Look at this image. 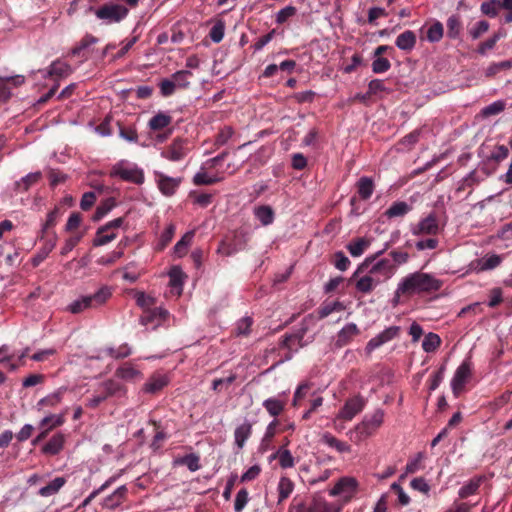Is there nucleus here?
<instances>
[{"instance_id": "64", "label": "nucleus", "mask_w": 512, "mask_h": 512, "mask_svg": "<svg viewBox=\"0 0 512 512\" xmlns=\"http://www.w3.org/2000/svg\"><path fill=\"white\" fill-rule=\"evenodd\" d=\"M511 68H512V61L505 60V61H501L498 63H492L491 65H489L488 68L486 69L485 74H486V76L491 77V76L496 75L501 70H509Z\"/></svg>"}, {"instance_id": "49", "label": "nucleus", "mask_w": 512, "mask_h": 512, "mask_svg": "<svg viewBox=\"0 0 512 512\" xmlns=\"http://www.w3.org/2000/svg\"><path fill=\"white\" fill-rule=\"evenodd\" d=\"M194 232L189 231L185 233V235L175 244L174 253L179 257H182L186 254L188 246L191 244L193 239Z\"/></svg>"}, {"instance_id": "61", "label": "nucleus", "mask_w": 512, "mask_h": 512, "mask_svg": "<svg viewBox=\"0 0 512 512\" xmlns=\"http://www.w3.org/2000/svg\"><path fill=\"white\" fill-rule=\"evenodd\" d=\"M233 135L234 129L231 126H224L216 135L215 145L219 147L227 144Z\"/></svg>"}, {"instance_id": "55", "label": "nucleus", "mask_w": 512, "mask_h": 512, "mask_svg": "<svg viewBox=\"0 0 512 512\" xmlns=\"http://www.w3.org/2000/svg\"><path fill=\"white\" fill-rule=\"evenodd\" d=\"M253 319L249 316L239 319L235 326V334L237 336H247L250 334Z\"/></svg>"}, {"instance_id": "25", "label": "nucleus", "mask_w": 512, "mask_h": 512, "mask_svg": "<svg viewBox=\"0 0 512 512\" xmlns=\"http://www.w3.org/2000/svg\"><path fill=\"white\" fill-rule=\"evenodd\" d=\"M485 480V476H475L466 482L458 491V496L461 499H466L477 493L479 487Z\"/></svg>"}, {"instance_id": "63", "label": "nucleus", "mask_w": 512, "mask_h": 512, "mask_svg": "<svg viewBox=\"0 0 512 512\" xmlns=\"http://www.w3.org/2000/svg\"><path fill=\"white\" fill-rule=\"evenodd\" d=\"M505 109V103L502 100L494 101L493 103L485 106L481 113L485 117L497 115Z\"/></svg>"}, {"instance_id": "6", "label": "nucleus", "mask_w": 512, "mask_h": 512, "mask_svg": "<svg viewBox=\"0 0 512 512\" xmlns=\"http://www.w3.org/2000/svg\"><path fill=\"white\" fill-rule=\"evenodd\" d=\"M88 10L94 12L96 18L101 20L103 24L106 25L121 22L127 17L129 13V10L124 5L111 2L105 3L96 9L89 7Z\"/></svg>"}, {"instance_id": "14", "label": "nucleus", "mask_w": 512, "mask_h": 512, "mask_svg": "<svg viewBox=\"0 0 512 512\" xmlns=\"http://www.w3.org/2000/svg\"><path fill=\"white\" fill-rule=\"evenodd\" d=\"M98 391L102 396H105V400L109 397H121L126 394V388L124 385L113 379H108L102 382L98 387Z\"/></svg>"}, {"instance_id": "31", "label": "nucleus", "mask_w": 512, "mask_h": 512, "mask_svg": "<svg viewBox=\"0 0 512 512\" xmlns=\"http://www.w3.org/2000/svg\"><path fill=\"white\" fill-rule=\"evenodd\" d=\"M371 240L365 237L357 238L349 242L346 246L352 257H360L370 246Z\"/></svg>"}, {"instance_id": "39", "label": "nucleus", "mask_w": 512, "mask_h": 512, "mask_svg": "<svg viewBox=\"0 0 512 512\" xmlns=\"http://www.w3.org/2000/svg\"><path fill=\"white\" fill-rule=\"evenodd\" d=\"M67 391V387H60L53 393L47 395L46 397L40 399L37 403L38 406H51L54 407L59 404Z\"/></svg>"}, {"instance_id": "10", "label": "nucleus", "mask_w": 512, "mask_h": 512, "mask_svg": "<svg viewBox=\"0 0 512 512\" xmlns=\"http://www.w3.org/2000/svg\"><path fill=\"white\" fill-rule=\"evenodd\" d=\"M155 181L159 191L166 197L173 196L178 190L182 178L181 177H170L162 172H155Z\"/></svg>"}, {"instance_id": "17", "label": "nucleus", "mask_w": 512, "mask_h": 512, "mask_svg": "<svg viewBox=\"0 0 512 512\" xmlns=\"http://www.w3.org/2000/svg\"><path fill=\"white\" fill-rule=\"evenodd\" d=\"M65 441V435L58 432L54 434L45 445H43L41 452L49 456L58 455L63 450Z\"/></svg>"}, {"instance_id": "56", "label": "nucleus", "mask_w": 512, "mask_h": 512, "mask_svg": "<svg viewBox=\"0 0 512 512\" xmlns=\"http://www.w3.org/2000/svg\"><path fill=\"white\" fill-rule=\"evenodd\" d=\"M98 42V38L91 34H86L81 41L72 49V55H80V53L87 49L89 46L96 44Z\"/></svg>"}, {"instance_id": "37", "label": "nucleus", "mask_w": 512, "mask_h": 512, "mask_svg": "<svg viewBox=\"0 0 512 512\" xmlns=\"http://www.w3.org/2000/svg\"><path fill=\"white\" fill-rule=\"evenodd\" d=\"M172 122V117L164 112H158L149 120V127L153 131L161 130L169 126Z\"/></svg>"}, {"instance_id": "43", "label": "nucleus", "mask_w": 512, "mask_h": 512, "mask_svg": "<svg viewBox=\"0 0 512 512\" xmlns=\"http://www.w3.org/2000/svg\"><path fill=\"white\" fill-rule=\"evenodd\" d=\"M42 178L40 171L29 173L15 183L16 187L22 191H27L32 185L36 184Z\"/></svg>"}, {"instance_id": "8", "label": "nucleus", "mask_w": 512, "mask_h": 512, "mask_svg": "<svg viewBox=\"0 0 512 512\" xmlns=\"http://www.w3.org/2000/svg\"><path fill=\"white\" fill-rule=\"evenodd\" d=\"M384 411L375 410L371 415L365 416L361 423L355 427L357 440L361 441L371 436L383 423Z\"/></svg>"}, {"instance_id": "36", "label": "nucleus", "mask_w": 512, "mask_h": 512, "mask_svg": "<svg viewBox=\"0 0 512 512\" xmlns=\"http://www.w3.org/2000/svg\"><path fill=\"white\" fill-rule=\"evenodd\" d=\"M262 406L271 416L277 417L283 412L285 408V402L276 397H271L264 400Z\"/></svg>"}, {"instance_id": "11", "label": "nucleus", "mask_w": 512, "mask_h": 512, "mask_svg": "<svg viewBox=\"0 0 512 512\" xmlns=\"http://www.w3.org/2000/svg\"><path fill=\"white\" fill-rule=\"evenodd\" d=\"M365 407V400L361 396L348 399L337 415V419L351 421Z\"/></svg>"}, {"instance_id": "46", "label": "nucleus", "mask_w": 512, "mask_h": 512, "mask_svg": "<svg viewBox=\"0 0 512 512\" xmlns=\"http://www.w3.org/2000/svg\"><path fill=\"white\" fill-rule=\"evenodd\" d=\"M200 458L195 453H190L176 460L177 464L185 465L191 472L198 471L201 468Z\"/></svg>"}, {"instance_id": "48", "label": "nucleus", "mask_w": 512, "mask_h": 512, "mask_svg": "<svg viewBox=\"0 0 512 512\" xmlns=\"http://www.w3.org/2000/svg\"><path fill=\"white\" fill-rule=\"evenodd\" d=\"M117 477L116 476H112L110 477L109 479H107L99 488L93 490L82 502V504L78 507L81 508V507H86L88 506L91 501L96 497L98 496L100 493H102L103 491H105L108 487H110L115 481H116Z\"/></svg>"}, {"instance_id": "51", "label": "nucleus", "mask_w": 512, "mask_h": 512, "mask_svg": "<svg viewBox=\"0 0 512 512\" xmlns=\"http://www.w3.org/2000/svg\"><path fill=\"white\" fill-rule=\"evenodd\" d=\"M192 73L189 70H180L172 74L171 78L176 83L177 88H188Z\"/></svg>"}, {"instance_id": "40", "label": "nucleus", "mask_w": 512, "mask_h": 512, "mask_svg": "<svg viewBox=\"0 0 512 512\" xmlns=\"http://www.w3.org/2000/svg\"><path fill=\"white\" fill-rule=\"evenodd\" d=\"M56 245V236L53 239L47 240L39 252L32 258V264L34 267L42 263L49 253L54 249Z\"/></svg>"}, {"instance_id": "9", "label": "nucleus", "mask_w": 512, "mask_h": 512, "mask_svg": "<svg viewBox=\"0 0 512 512\" xmlns=\"http://www.w3.org/2000/svg\"><path fill=\"white\" fill-rule=\"evenodd\" d=\"M400 333V327L399 326H390L384 329L382 332L371 338L366 346H365V352L367 354H371L374 350L378 349L382 345L392 341L393 339L397 338Z\"/></svg>"}, {"instance_id": "54", "label": "nucleus", "mask_w": 512, "mask_h": 512, "mask_svg": "<svg viewBox=\"0 0 512 512\" xmlns=\"http://www.w3.org/2000/svg\"><path fill=\"white\" fill-rule=\"evenodd\" d=\"M250 500L249 492L246 488L240 489L234 500V511L242 512Z\"/></svg>"}, {"instance_id": "58", "label": "nucleus", "mask_w": 512, "mask_h": 512, "mask_svg": "<svg viewBox=\"0 0 512 512\" xmlns=\"http://www.w3.org/2000/svg\"><path fill=\"white\" fill-rule=\"evenodd\" d=\"M105 352L114 359H122L131 354V348L127 344H122L118 348L109 347Z\"/></svg>"}, {"instance_id": "62", "label": "nucleus", "mask_w": 512, "mask_h": 512, "mask_svg": "<svg viewBox=\"0 0 512 512\" xmlns=\"http://www.w3.org/2000/svg\"><path fill=\"white\" fill-rule=\"evenodd\" d=\"M375 59L372 62V71L375 74H381L387 72L391 68V63L387 58L374 56Z\"/></svg>"}, {"instance_id": "20", "label": "nucleus", "mask_w": 512, "mask_h": 512, "mask_svg": "<svg viewBox=\"0 0 512 512\" xmlns=\"http://www.w3.org/2000/svg\"><path fill=\"white\" fill-rule=\"evenodd\" d=\"M161 155L173 162L182 160L186 156V149L182 140H174L167 150Z\"/></svg>"}, {"instance_id": "32", "label": "nucleus", "mask_w": 512, "mask_h": 512, "mask_svg": "<svg viewBox=\"0 0 512 512\" xmlns=\"http://www.w3.org/2000/svg\"><path fill=\"white\" fill-rule=\"evenodd\" d=\"M248 236L244 232H236L233 238L232 243L228 244L226 247V255H233L241 250H243L247 244Z\"/></svg>"}, {"instance_id": "60", "label": "nucleus", "mask_w": 512, "mask_h": 512, "mask_svg": "<svg viewBox=\"0 0 512 512\" xmlns=\"http://www.w3.org/2000/svg\"><path fill=\"white\" fill-rule=\"evenodd\" d=\"M277 424H278V421L273 420L267 425L264 436L261 441V449L266 450L268 448L269 443L271 442V440L273 439V437L276 434Z\"/></svg>"}, {"instance_id": "4", "label": "nucleus", "mask_w": 512, "mask_h": 512, "mask_svg": "<svg viewBox=\"0 0 512 512\" xmlns=\"http://www.w3.org/2000/svg\"><path fill=\"white\" fill-rule=\"evenodd\" d=\"M110 288L104 286L101 287L93 295L82 296L68 306V311L72 314H78L88 308H96L104 304L111 297Z\"/></svg>"}, {"instance_id": "23", "label": "nucleus", "mask_w": 512, "mask_h": 512, "mask_svg": "<svg viewBox=\"0 0 512 512\" xmlns=\"http://www.w3.org/2000/svg\"><path fill=\"white\" fill-rule=\"evenodd\" d=\"M168 384V378L165 375H152L143 386V391L149 394H155L162 390Z\"/></svg>"}, {"instance_id": "38", "label": "nucleus", "mask_w": 512, "mask_h": 512, "mask_svg": "<svg viewBox=\"0 0 512 512\" xmlns=\"http://www.w3.org/2000/svg\"><path fill=\"white\" fill-rule=\"evenodd\" d=\"M186 277L179 266H173L169 271V284L172 288L179 289V293H181Z\"/></svg>"}, {"instance_id": "29", "label": "nucleus", "mask_w": 512, "mask_h": 512, "mask_svg": "<svg viewBox=\"0 0 512 512\" xmlns=\"http://www.w3.org/2000/svg\"><path fill=\"white\" fill-rule=\"evenodd\" d=\"M412 210V205L405 201H396L385 211L384 215L388 219L403 217Z\"/></svg>"}, {"instance_id": "22", "label": "nucleus", "mask_w": 512, "mask_h": 512, "mask_svg": "<svg viewBox=\"0 0 512 512\" xmlns=\"http://www.w3.org/2000/svg\"><path fill=\"white\" fill-rule=\"evenodd\" d=\"M356 280L355 288L358 292L368 294L374 290L380 284V281L375 276H372L369 272Z\"/></svg>"}, {"instance_id": "35", "label": "nucleus", "mask_w": 512, "mask_h": 512, "mask_svg": "<svg viewBox=\"0 0 512 512\" xmlns=\"http://www.w3.org/2000/svg\"><path fill=\"white\" fill-rule=\"evenodd\" d=\"M321 440L324 444L331 448H334L339 453H347L351 451L350 445H348L346 442L338 440L329 432L324 433L322 435Z\"/></svg>"}, {"instance_id": "50", "label": "nucleus", "mask_w": 512, "mask_h": 512, "mask_svg": "<svg viewBox=\"0 0 512 512\" xmlns=\"http://www.w3.org/2000/svg\"><path fill=\"white\" fill-rule=\"evenodd\" d=\"M63 423H64L63 415L51 414V415L44 417L40 421L39 428H45L50 431L51 429H53L55 427L61 426Z\"/></svg>"}, {"instance_id": "30", "label": "nucleus", "mask_w": 512, "mask_h": 512, "mask_svg": "<svg viewBox=\"0 0 512 512\" xmlns=\"http://www.w3.org/2000/svg\"><path fill=\"white\" fill-rule=\"evenodd\" d=\"M356 186L358 195L362 200H368L372 196L375 189L373 180L367 176H362L359 178Z\"/></svg>"}, {"instance_id": "7", "label": "nucleus", "mask_w": 512, "mask_h": 512, "mask_svg": "<svg viewBox=\"0 0 512 512\" xmlns=\"http://www.w3.org/2000/svg\"><path fill=\"white\" fill-rule=\"evenodd\" d=\"M341 506L337 503L328 502L324 497L315 494L311 501L305 505L303 503H293L289 512H340Z\"/></svg>"}, {"instance_id": "44", "label": "nucleus", "mask_w": 512, "mask_h": 512, "mask_svg": "<svg viewBox=\"0 0 512 512\" xmlns=\"http://www.w3.org/2000/svg\"><path fill=\"white\" fill-rule=\"evenodd\" d=\"M444 34V28L441 22L435 21L427 28L426 39L431 43L439 42Z\"/></svg>"}, {"instance_id": "28", "label": "nucleus", "mask_w": 512, "mask_h": 512, "mask_svg": "<svg viewBox=\"0 0 512 512\" xmlns=\"http://www.w3.org/2000/svg\"><path fill=\"white\" fill-rule=\"evenodd\" d=\"M416 44V35L411 30H406L399 34L395 40L397 48L403 51H411Z\"/></svg>"}, {"instance_id": "41", "label": "nucleus", "mask_w": 512, "mask_h": 512, "mask_svg": "<svg viewBox=\"0 0 512 512\" xmlns=\"http://www.w3.org/2000/svg\"><path fill=\"white\" fill-rule=\"evenodd\" d=\"M272 459L278 458L279 465L283 469L292 468L295 464L294 457L291 452L284 447H281L275 454L271 456Z\"/></svg>"}, {"instance_id": "21", "label": "nucleus", "mask_w": 512, "mask_h": 512, "mask_svg": "<svg viewBox=\"0 0 512 512\" xmlns=\"http://www.w3.org/2000/svg\"><path fill=\"white\" fill-rule=\"evenodd\" d=\"M253 215L262 226H269L275 220V212L269 205L255 206L253 209Z\"/></svg>"}, {"instance_id": "34", "label": "nucleus", "mask_w": 512, "mask_h": 512, "mask_svg": "<svg viewBox=\"0 0 512 512\" xmlns=\"http://www.w3.org/2000/svg\"><path fill=\"white\" fill-rule=\"evenodd\" d=\"M446 35L450 39H458L462 31V22L459 15H451L446 22Z\"/></svg>"}, {"instance_id": "2", "label": "nucleus", "mask_w": 512, "mask_h": 512, "mask_svg": "<svg viewBox=\"0 0 512 512\" xmlns=\"http://www.w3.org/2000/svg\"><path fill=\"white\" fill-rule=\"evenodd\" d=\"M387 247L388 244H386L383 250L376 252L374 255L366 257L354 271L350 281L358 278L359 275L364 272H369L372 276L378 278L380 283L390 279L396 271V266L389 259H380L376 261L377 258L383 254Z\"/></svg>"}, {"instance_id": "3", "label": "nucleus", "mask_w": 512, "mask_h": 512, "mask_svg": "<svg viewBox=\"0 0 512 512\" xmlns=\"http://www.w3.org/2000/svg\"><path fill=\"white\" fill-rule=\"evenodd\" d=\"M313 323L314 317L313 315L309 314L302 319V321L299 324V327L292 334H286L282 337L279 346L281 348H286L289 351L285 355L284 359L279 360L276 364H274V366H277L283 363L284 361L290 360L293 357V353L297 351V349L292 351L291 343L293 341H297L300 347L303 346L302 341L304 339V336L308 332L310 325H312Z\"/></svg>"}, {"instance_id": "47", "label": "nucleus", "mask_w": 512, "mask_h": 512, "mask_svg": "<svg viewBox=\"0 0 512 512\" xmlns=\"http://www.w3.org/2000/svg\"><path fill=\"white\" fill-rule=\"evenodd\" d=\"M441 344L439 335L435 333H428L422 342V348L426 353L434 352Z\"/></svg>"}, {"instance_id": "5", "label": "nucleus", "mask_w": 512, "mask_h": 512, "mask_svg": "<svg viewBox=\"0 0 512 512\" xmlns=\"http://www.w3.org/2000/svg\"><path fill=\"white\" fill-rule=\"evenodd\" d=\"M109 175L110 177H118L123 181L136 185L143 184L145 180L144 171L136 164L126 160H120L114 164Z\"/></svg>"}, {"instance_id": "19", "label": "nucleus", "mask_w": 512, "mask_h": 512, "mask_svg": "<svg viewBox=\"0 0 512 512\" xmlns=\"http://www.w3.org/2000/svg\"><path fill=\"white\" fill-rule=\"evenodd\" d=\"M359 333L360 330L355 323H348L337 333L335 345L342 348L348 345Z\"/></svg>"}, {"instance_id": "59", "label": "nucleus", "mask_w": 512, "mask_h": 512, "mask_svg": "<svg viewBox=\"0 0 512 512\" xmlns=\"http://www.w3.org/2000/svg\"><path fill=\"white\" fill-rule=\"evenodd\" d=\"M500 10L499 0H489L481 4V12L489 17H496Z\"/></svg>"}, {"instance_id": "26", "label": "nucleus", "mask_w": 512, "mask_h": 512, "mask_svg": "<svg viewBox=\"0 0 512 512\" xmlns=\"http://www.w3.org/2000/svg\"><path fill=\"white\" fill-rule=\"evenodd\" d=\"M293 491H294L293 481L286 476H282L279 479V482L277 485V493H278L277 504H281L286 499H288L291 496Z\"/></svg>"}, {"instance_id": "16", "label": "nucleus", "mask_w": 512, "mask_h": 512, "mask_svg": "<svg viewBox=\"0 0 512 512\" xmlns=\"http://www.w3.org/2000/svg\"><path fill=\"white\" fill-rule=\"evenodd\" d=\"M502 258L497 254L487 255L471 263V269L477 273L488 271L500 265Z\"/></svg>"}, {"instance_id": "15", "label": "nucleus", "mask_w": 512, "mask_h": 512, "mask_svg": "<svg viewBox=\"0 0 512 512\" xmlns=\"http://www.w3.org/2000/svg\"><path fill=\"white\" fill-rule=\"evenodd\" d=\"M127 493L128 489L126 485L119 486L110 495L103 499L101 503L102 507L110 510L116 509L124 502Z\"/></svg>"}, {"instance_id": "27", "label": "nucleus", "mask_w": 512, "mask_h": 512, "mask_svg": "<svg viewBox=\"0 0 512 512\" xmlns=\"http://www.w3.org/2000/svg\"><path fill=\"white\" fill-rule=\"evenodd\" d=\"M357 487V481L352 477H342L330 490L331 496H337L342 493L353 492Z\"/></svg>"}, {"instance_id": "12", "label": "nucleus", "mask_w": 512, "mask_h": 512, "mask_svg": "<svg viewBox=\"0 0 512 512\" xmlns=\"http://www.w3.org/2000/svg\"><path fill=\"white\" fill-rule=\"evenodd\" d=\"M472 364L470 360H465L456 369L454 376L451 380V388L453 393L457 396L458 393L463 389L467 380L471 376Z\"/></svg>"}, {"instance_id": "1", "label": "nucleus", "mask_w": 512, "mask_h": 512, "mask_svg": "<svg viewBox=\"0 0 512 512\" xmlns=\"http://www.w3.org/2000/svg\"><path fill=\"white\" fill-rule=\"evenodd\" d=\"M442 285V280L436 278L435 276L429 273H424L420 271L414 272L404 277L398 283L394 299L395 302H398V299L402 295L436 292L440 290Z\"/></svg>"}, {"instance_id": "42", "label": "nucleus", "mask_w": 512, "mask_h": 512, "mask_svg": "<svg viewBox=\"0 0 512 512\" xmlns=\"http://www.w3.org/2000/svg\"><path fill=\"white\" fill-rule=\"evenodd\" d=\"M116 376L126 381H132L141 377V372L130 364H124L116 370Z\"/></svg>"}, {"instance_id": "52", "label": "nucleus", "mask_w": 512, "mask_h": 512, "mask_svg": "<svg viewBox=\"0 0 512 512\" xmlns=\"http://www.w3.org/2000/svg\"><path fill=\"white\" fill-rule=\"evenodd\" d=\"M345 309V306L340 301H333L329 303H325L318 311L319 318L323 319L328 317L330 314H332L335 311H342Z\"/></svg>"}, {"instance_id": "24", "label": "nucleus", "mask_w": 512, "mask_h": 512, "mask_svg": "<svg viewBox=\"0 0 512 512\" xmlns=\"http://www.w3.org/2000/svg\"><path fill=\"white\" fill-rule=\"evenodd\" d=\"M72 72L71 66L61 60H56L51 63L48 69L43 70V76H58L67 77Z\"/></svg>"}, {"instance_id": "53", "label": "nucleus", "mask_w": 512, "mask_h": 512, "mask_svg": "<svg viewBox=\"0 0 512 512\" xmlns=\"http://www.w3.org/2000/svg\"><path fill=\"white\" fill-rule=\"evenodd\" d=\"M115 206V201L113 198H108L104 202H102L96 209L93 215V221H99L104 216H106Z\"/></svg>"}, {"instance_id": "18", "label": "nucleus", "mask_w": 512, "mask_h": 512, "mask_svg": "<svg viewBox=\"0 0 512 512\" xmlns=\"http://www.w3.org/2000/svg\"><path fill=\"white\" fill-rule=\"evenodd\" d=\"M252 422L245 419L242 424L238 425L234 430V443L238 450H242L246 441L252 434Z\"/></svg>"}, {"instance_id": "45", "label": "nucleus", "mask_w": 512, "mask_h": 512, "mask_svg": "<svg viewBox=\"0 0 512 512\" xmlns=\"http://www.w3.org/2000/svg\"><path fill=\"white\" fill-rule=\"evenodd\" d=\"M117 237V233L110 230H102V227L98 228L96 232V236L93 240L94 246H103L111 241H113Z\"/></svg>"}, {"instance_id": "57", "label": "nucleus", "mask_w": 512, "mask_h": 512, "mask_svg": "<svg viewBox=\"0 0 512 512\" xmlns=\"http://www.w3.org/2000/svg\"><path fill=\"white\" fill-rule=\"evenodd\" d=\"M225 34V23L218 20L210 29L209 36L214 43H219L223 40Z\"/></svg>"}, {"instance_id": "33", "label": "nucleus", "mask_w": 512, "mask_h": 512, "mask_svg": "<svg viewBox=\"0 0 512 512\" xmlns=\"http://www.w3.org/2000/svg\"><path fill=\"white\" fill-rule=\"evenodd\" d=\"M66 479L64 477H56L50 481L47 485L41 487L38 494L42 497H50L56 493L65 485Z\"/></svg>"}, {"instance_id": "13", "label": "nucleus", "mask_w": 512, "mask_h": 512, "mask_svg": "<svg viewBox=\"0 0 512 512\" xmlns=\"http://www.w3.org/2000/svg\"><path fill=\"white\" fill-rule=\"evenodd\" d=\"M439 224L434 213L429 214L421 219L417 225L411 228V233L415 236L419 235H436L439 232Z\"/></svg>"}]
</instances>
